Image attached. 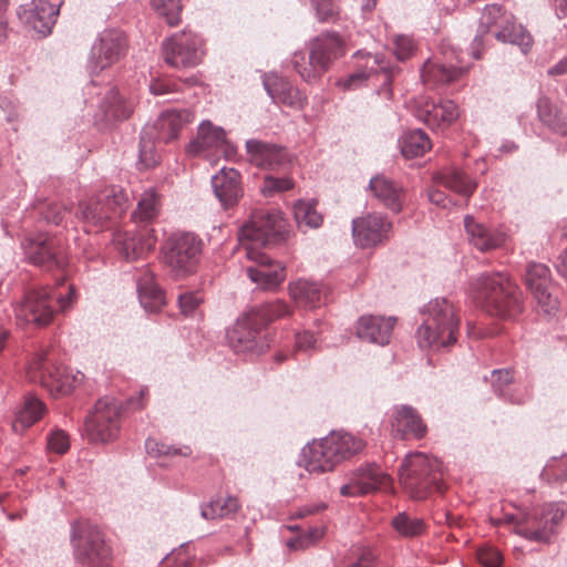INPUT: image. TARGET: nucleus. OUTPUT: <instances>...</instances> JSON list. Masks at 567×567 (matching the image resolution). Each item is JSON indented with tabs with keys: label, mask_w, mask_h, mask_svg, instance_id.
<instances>
[{
	"label": "nucleus",
	"mask_w": 567,
	"mask_h": 567,
	"mask_svg": "<svg viewBox=\"0 0 567 567\" xmlns=\"http://www.w3.org/2000/svg\"><path fill=\"white\" fill-rule=\"evenodd\" d=\"M470 293L489 316L514 319L523 311L518 287L502 271L482 272L471 278Z\"/></svg>",
	"instance_id": "f257e3e1"
},
{
	"label": "nucleus",
	"mask_w": 567,
	"mask_h": 567,
	"mask_svg": "<svg viewBox=\"0 0 567 567\" xmlns=\"http://www.w3.org/2000/svg\"><path fill=\"white\" fill-rule=\"evenodd\" d=\"M488 33L498 42L518 47L523 53H527L533 44L529 32L516 23L514 14L498 3L486 4L481 13L477 32L470 48L474 59H481L486 47L484 37Z\"/></svg>",
	"instance_id": "f03ea898"
},
{
	"label": "nucleus",
	"mask_w": 567,
	"mask_h": 567,
	"mask_svg": "<svg viewBox=\"0 0 567 567\" xmlns=\"http://www.w3.org/2000/svg\"><path fill=\"white\" fill-rule=\"evenodd\" d=\"M422 324L416 330L421 349L440 351L457 341L460 319L452 302L445 298L430 300L421 310Z\"/></svg>",
	"instance_id": "7ed1b4c3"
},
{
	"label": "nucleus",
	"mask_w": 567,
	"mask_h": 567,
	"mask_svg": "<svg viewBox=\"0 0 567 567\" xmlns=\"http://www.w3.org/2000/svg\"><path fill=\"white\" fill-rule=\"evenodd\" d=\"M58 288L30 289L14 303L17 321L21 324H49L56 309L66 311L75 302V290L72 285L65 287V293Z\"/></svg>",
	"instance_id": "20e7f679"
},
{
	"label": "nucleus",
	"mask_w": 567,
	"mask_h": 567,
	"mask_svg": "<svg viewBox=\"0 0 567 567\" xmlns=\"http://www.w3.org/2000/svg\"><path fill=\"white\" fill-rule=\"evenodd\" d=\"M400 482L414 499H424L432 491H443L442 464L416 452L406 455L399 470Z\"/></svg>",
	"instance_id": "39448f33"
},
{
	"label": "nucleus",
	"mask_w": 567,
	"mask_h": 567,
	"mask_svg": "<svg viewBox=\"0 0 567 567\" xmlns=\"http://www.w3.org/2000/svg\"><path fill=\"white\" fill-rule=\"evenodd\" d=\"M343 53L341 38L334 32H326L311 42L308 58L303 52H296L291 62L302 80L310 83L319 79L332 60Z\"/></svg>",
	"instance_id": "423d86ee"
},
{
	"label": "nucleus",
	"mask_w": 567,
	"mask_h": 567,
	"mask_svg": "<svg viewBox=\"0 0 567 567\" xmlns=\"http://www.w3.org/2000/svg\"><path fill=\"white\" fill-rule=\"evenodd\" d=\"M71 544L75 559L82 565L105 567L112 559V549L104 533L87 520L72 524Z\"/></svg>",
	"instance_id": "0eeeda50"
},
{
	"label": "nucleus",
	"mask_w": 567,
	"mask_h": 567,
	"mask_svg": "<svg viewBox=\"0 0 567 567\" xmlns=\"http://www.w3.org/2000/svg\"><path fill=\"white\" fill-rule=\"evenodd\" d=\"M127 202L123 189L112 186L87 202H81L76 217L84 224L85 231H99L104 225L121 215Z\"/></svg>",
	"instance_id": "6e6552de"
},
{
	"label": "nucleus",
	"mask_w": 567,
	"mask_h": 567,
	"mask_svg": "<svg viewBox=\"0 0 567 567\" xmlns=\"http://www.w3.org/2000/svg\"><path fill=\"white\" fill-rule=\"evenodd\" d=\"M203 241L193 233H176L168 237L164 247V261L176 278H185L196 271Z\"/></svg>",
	"instance_id": "1a4fd4ad"
},
{
	"label": "nucleus",
	"mask_w": 567,
	"mask_h": 567,
	"mask_svg": "<svg viewBox=\"0 0 567 567\" xmlns=\"http://www.w3.org/2000/svg\"><path fill=\"white\" fill-rule=\"evenodd\" d=\"M286 224L277 209H257L239 229V240L244 248L272 245L284 238Z\"/></svg>",
	"instance_id": "9d476101"
},
{
	"label": "nucleus",
	"mask_w": 567,
	"mask_h": 567,
	"mask_svg": "<svg viewBox=\"0 0 567 567\" xmlns=\"http://www.w3.org/2000/svg\"><path fill=\"white\" fill-rule=\"evenodd\" d=\"M122 406L114 398H101L84 423L85 434L93 443H110L117 439L121 429Z\"/></svg>",
	"instance_id": "9b49d317"
},
{
	"label": "nucleus",
	"mask_w": 567,
	"mask_h": 567,
	"mask_svg": "<svg viewBox=\"0 0 567 567\" xmlns=\"http://www.w3.org/2000/svg\"><path fill=\"white\" fill-rule=\"evenodd\" d=\"M47 353H37L29 363L27 375L30 381L39 382L56 395L70 394L83 380L80 372L73 373L63 367L47 365Z\"/></svg>",
	"instance_id": "f8f14e48"
},
{
	"label": "nucleus",
	"mask_w": 567,
	"mask_h": 567,
	"mask_svg": "<svg viewBox=\"0 0 567 567\" xmlns=\"http://www.w3.org/2000/svg\"><path fill=\"white\" fill-rule=\"evenodd\" d=\"M164 61L173 68H194L205 55L204 40L195 32L183 30L163 41Z\"/></svg>",
	"instance_id": "ddd939ff"
},
{
	"label": "nucleus",
	"mask_w": 567,
	"mask_h": 567,
	"mask_svg": "<svg viewBox=\"0 0 567 567\" xmlns=\"http://www.w3.org/2000/svg\"><path fill=\"white\" fill-rule=\"evenodd\" d=\"M565 511L563 503L545 504L524 517L518 534L532 542L548 543L557 533L556 527L561 522Z\"/></svg>",
	"instance_id": "4468645a"
},
{
	"label": "nucleus",
	"mask_w": 567,
	"mask_h": 567,
	"mask_svg": "<svg viewBox=\"0 0 567 567\" xmlns=\"http://www.w3.org/2000/svg\"><path fill=\"white\" fill-rule=\"evenodd\" d=\"M245 255L251 265L246 267L248 277L262 290L277 288L286 278L285 267L271 259L260 248L246 246Z\"/></svg>",
	"instance_id": "2eb2a0df"
},
{
	"label": "nucleus",
	"mask_w": 567,
	"mask_h": 567,
	"mask_svg": "<svg viewBox=\"0 0 567 567\" xmlns=\"http://www.w3.org/2000/svg\"><path fill=\"white\" fill-rule=\"evenodd\" d=\"M393 224L381 213H369L352 220V237L359 248H374L390 239Z\"/></svg>",
	"instance_id": "dca6fc26"
},
{
	"label": "nucleus",
	"mask_w": 567,
	"mask_h": 567,
	"mask_svg": "<svg viewBox=\"0 0 567 567\" xmlns=\"http://www.w3.org/2000/svg\"><path fill=\"white\" fill-rule=\"evenodd\" d=\"M126 51V39L122 31L107 29L100 33L91 48L89 68L93 73L120 61Z\"/></svg>",
	"instance_id": "f3484780"
},
{
	"label": "nucleus",
	"mask_w": 567,
	"mask_h": 567,
	"mask_svg": "<svg viewBox=\"0 0 567 567\" xmlns=\"http://www.w3.org/2000/svg\"><path fill=\"white\" fill-rule=\"evenodd\" d=\"M25 258L33 265L51 269L62 265L63 247L48 234H28L21 241Z\"/></svg>",
	"instance_id": "a211bd4d"
},
{
	"label": "nucleus",
	"mask_w": 567,
	"mask_h": 567,
	"mask_svg": "<svg viewBox=\"0 0 567 567\" xmlns=\"http://www.w3.org/2000/svg\"><path fill=\"white\" fill-rule=\"evenodd\" d=\"M261 323L250 311L237 319L235 324L227 330L226 339L228 346L237 353L260 352Z\"/></svg>",
	"instance_id": "6ab92c4d"
},
{
	"label": "nucleus",
	"mask_w": 567,
	"mask_h": 567,
	"mask_svg": "<svg viewBox=\"0 0 567 567\" xmlns=\"http://www.w3.org/2000/svg\"><path fill=\"white\" fill-rule=\"evenodd\" d=\"M525 282L534 295L539 312L551 317L558 310V299L549 291L550 270L544 264L533 262L526 269Z\"/></svg>",
	"instance_id": "aec40b11"
},
{
	"label": "nucleus",
	"mask_w": 567,
	"mask_h": 567,
	"mask_svg": "<svg viewBox=\"0 0 567 567\" xmlns=\"http://www.w3.org/2000/svg\"><path fill=\"white\" fill-rule=\"evenodd\" d=\"M246 150L249 162L262 169L285 171L290 165L291 158L287 148L259 140H248Z\"/></svg>",
	"instance_id": "412c9836"
},
{
	"label": "nucleus",
	"mask_w": 567,
	"mask_h": 567,
	"mask_svg": "<svg viewBox=\"0 0 567 567\" xmlns=\"http://www.w3.org/2000/svg\"><path fill=\"white\" fill-rule=\"evenodd\" d=\"M156 235L153 228L134 231H116L113 244L126 260H136L155 248Z\"/></svg>",
	"instance_id": "4be33fe9"
},
{
	"label": "nucleus",
	"mask_w": 567,
	"mask_h": 567,
	"mask_svg": "<svg viewBox=\"0 0 567 567\" xmlns=\"http://www.w3.org/2000/svg\"><path fill=\"white\" fill-rule=\"evenodd\" d=\"M391 431L394 437L405 440L410 436L422 439L427 427L417 411L408 404L394 405L391 410Z\"/></svg>",
	"instance_id": "5701e85b"
},
{
	"label": "nucleus",
	"mask_w": 567,
	"mask_h": 567,
	"mask_svg": "<svg viewBox=\"0 0 567 567\" xmlns=\"http://www.w3.org/2000/svg\"><path fill=\"white\" fill-rule=\"evenodd\" d=\"M395 322L394 317L363 315L358 319L355 333L363 341L384 346L390 342Z\"/></svg>",
	"instance_id": "b1692460"
},
{
	"label": "nucleus",
	"mask_w": 567,
	"mask_h": 567,
	"mask_svg": "<svg viewBox=\"0 0 567 567\" xmlns=\"http://www.w3.org/2000/svg\"><path fill=\"white\" fill-rule=\"evenodd\" d=\"M264 87L272 102L287 105L296 110H302L307 104V96L295 87L288 80L276 74L264 78Z\"/></svg>",
	"instance_id": "393cba45"
},
{
	"label": "nucleus",
	"mask_w": 567,
	"mask_h": 567,
	"mask_svg": "<svg viewBox=\"0 0 567 567\" xmlns=\"http://www.w3.org/2000/svg\"><path fill=\"white\" fill-rule=\"evenodd\" d=\"M58 14L59 7L48 0H32V8L19 11L20 19L42 37L52 32Z\"/></svg>",
	"instance_id": "a878e982"
},
{
	"label": "nucleus",
	"mask_w": 567,
	"mask_h": 567,
	"mask_svg": "<svg viewBox=\"0 0 567 567\" xmlns=\"http://www.w3.org/2000/svg\"><path fill=\"white\" fill-rule=\"evenodd\" d=\"M212 187L225 209L236 205L243 196L240 173L235 168H221L212 177Z\"/></svg>",
	"instance_id": "bb28decb"
},
{
	"label": "nucleus",
	"mask_w": 567,
	"mask_h": 567,
	"mask_svg": "<svg viewBox=\"0 0 567 567\" xmlns=\"http://www.w3.org/2000/svg\"><path fill=\"white\" fill-rule=\"evenodd\" d=\"M330 449L324 437L307 444L302 449L300 464L311 474L332 471L338 464Z\"/></svg>",
	"instance_id": "cd10ccee"
},
{
	"label": "nucleus",
	"mask_w": 567,
	"mask_h": 567,
	"mask_svg": "<svg viewBox=\"0 0 567 567\" xmlns=\"http://www.w3.org/2000/svg\"><path fill=\"white\" fill-rule=\"evenodd\" d=\"M458 115V106L451 100L426 101L417 110V117L432 128L449 127Z\"/></svg>",
	"instance_id": "c85d7f7f"
},
{
	"label": "nucleus",
	"mask_w": 567,
	"mask_h": 567,
	"mask_svg": "<svg viewBox=\"0 0 567 567\" xmlns=\"http://www.w3.org/2000/svg\"><path fill=\"white\" fill-rule=\"evenodd\" d=\"M368 188L373 197L392 213L398 214L402 210L404 192L398 183L385 175H377L370 179Z\"/></svg>",
	"instance_id": "c756f323"
},
{
	"label": "nucleus",
	"mask_w": 567,
	"mask_h": 567,
	"mask_svg": "<svg viewBox=\"0 0 567 567\" xmlns=\"http://www.w3.org/2000/svg\"><path fill=\"white\" fill-rule=\"evenodd\" d=\"M193 121L194 113L189 110H165L158 115L154 123L157 138L164 143H168L175 140L184 126Z\"/></svg>",
	"instance_id": "7c9ffc66"
},
{
	"label": "nucleus",
	"mask_w": 567,
	"mask_h": 567,
	"mask_svg": "<svg viewBox=\"0 0 567 567\" xmlns=\"http://www.w3.org/2000/svg\"><path fill=\"white\" fill-rule=\"evenodd\" d=\"M464 227L470 243L480 251L496 249L504 245L506 235L497 229L487 228L472 216L464 218Z\"/></svg>",
	"instance_id": "2f4dec72"
},
{
	"label": "nucleus",
	"mask_w": 567,
	"mask_h": 567,
	"mask_svg": "<svg viewBox=\"0 0 567 567\" xmlns=\"http://www.w3.org/2000/svg\"><path fill=\"white\" fill-rule=\"evenodd\" d=\"M226 133L221 127L214 126L209 121L199 124L197 136L186 146L189 156L205 155L206 152L225 143Z\"/></svg>",
	"instance_id": "473e14b6"
},
{
	"label": "nucleus",
	"mask_w": 567,
	"mask_h": 567,
	"mask_svg": "<svg viewBox=\"0 0 567 567\" xmlns=\"http://www.w3.org/2000/svg\"><path fill=\"white\" fill-rule=\"evenodd\" d=\"M467 68L439 59L427 60L422 68L421 76L425 84H447L466 73Z\"/></svg>",
	"instance_id": "72a5a7b5"
},
{
	"label": "nucleus",
	"mask_w": 567,
	"mask_h": 567,
	"mask_svg": "<svg viewBox=\"0 0 567 567\" xmlns=\"http://www.w3.org/2000/svg\"><path fill=\"white\" fill-rule=\"evenodd\" d=\"M351 475L363 495L386 488L390 485V477L374 463L359 466Z\"/></svg>",
	"instance_id": "f704fd0d"
},
{
	"label": "nucleus",
	"mask_w": 567,
	"mask_h": 567,
	"mask_svg": "<svg viewBox=\"0 0 567 567\" xmlns=\"http://www.w3.org/2000/svg\"><path fill=\"white\" fill-rule=\"evenodd\" d=\"M100 109L103 112L104 120L113 124L127 120L133 113L134 104L116 89H112L103 97Z\"/></svg>",
	"instance_id": "c9c22d12"
},
{
	"label": "nucleus",
	"mask_w": 567,
	"mask_h": 567,
	"mask_svg": "<svg viewBox=\"0 0 567 567\" xmlns=\"http://www.w3.org/2000/svg\"><path fill=\"white\" fill-rule=\"evenodd\" d=\"M324 439L337 464L360 453L365 446L363 440L346 432H331Z\"/></svg>",
	"instance_id": "e433bc0d"
},
{
	"label": "nucleus",
	"mask_w": 567,
	"mask_h": 567,
	"mask_svg": "<svg viewBox=\"0 0 567 567\" xmlns=\"http://www.w3.org/2000/svg\"><path fill=\"white\" fill-rule=\"evenodd\" d=\"M492 386L495 394L505 401L522 404L527 399V393L517 389L512 371L508 369H497L492 372Z\"/></svg>",
	"instance_id": "4c0bfd02"
},
{
	"label": "nucleus",
	"mask_w": 567,
	"mask_h": 567,
	"mask_svg": "<svg viewBox=\"0 0 567 567\" xmlns=\"http://www.w3.org/2000/svg\"><path fill=\"white\" fill-rule=\"evenodd\" d=\"M141 306L150 312L158 311L165 303L164 291L157 286L153 275L145 272L137 281Z\"/></svg>",
	"instance_id": "58836bf2"
},
{
	"label": "nucleus",
	"mask_w": 567,
	"mask_h": 567,
	"mask_svg": "<svg viewBox=\"0 0 567 567\" xmlns=\"http://www.w3.org/2000/svg\"><path fill=\"white\" fill-rule=\"evenodd\" d=\"M436 182L452 192L470 197L477 184L462 169L450 167L436 175Z\"/></svg>",
	"instance_id": "ea45409f"
},
{
	"label": "nucleus",
	"mask_w": 567,
	"mask_h": 567,
	"mask_svg": "<svg viewBox=\"0 0 567 567\" xmlns=\"http://www.w3.org/2000/svg\"><path fill=\"white\" fill-rule=\"evenodd\" d=\"M536 106L539 121L553 133L567 138V117L560 114L551 101L542 96L538 99Z\"/></svg>",
	"instance_id": "a19ab883"
},
{
	"label": "nucleus",
	"mask_w": 567,
	"mask_h": 567,
	"mask_svg": "<svg viewBox=\"0 0 567 567\" xmlns=\"http://www.w3.org/2000/svg\"><path fill=\"white\" fill-rule=\"evenodd\" d=\"M45 411L43 402L32 395L27 394L23 400L21 409L17 412L16 419L12 423V427L16 432L22 431L37 421H39Z\"/></svg>",
	"instance_id": "79ce46f5"
},
{
	"label": "nucleus",
	"mask_w": 567,
	"mask_h": 567,
	"mask_svg": "<svg viewBox=\"0 0 567 567\" xmlns=\"http://www.w3.org/2000/svg\"><path fill=\"white\" fill-rule=\"evenodd\" d=\"M289 291L297 302L309 308L319 306L324 297L321 285L306 279H299L290 284Z\"/></svg>",
	"instance_id": "37998d69"
},
{
	"label": "nucleus",
	"mask_w": 567,
	"mask_h": 567,
	"mask_svg": "<svg viewBox=\"0 0 567 567\" xmlns=\"http://www.w3.org/2000/svg\"><path fill=\"white\" fill-rule=\"evenodd\" d=\"M399 145L402 155L408 158L423 156L432 147L430 137L421 128L405 132L400 137Z\"/></svg>",
	"instance_id": "c03bdc74"
},
{
	"label": "nucleus",
	"mask_w": 567,
	"mask_h": 567,
	"mask_svg": "<svg viewBox=\"0 0 567 567\" xmlns=\"http://www.w3.org/2000/svg\"><path fill=\"white\" fill-rule=\"evenodd\" d=\"M159 196L154 188L145 190L138 203L136 209L132 214L135 224L148 229L147 225L152 223L159 213Z\"/></svg>",
	"instance_id": "a18cd8bd"
},
{
	"label": "nucleus",
	"mask_w": 567,
	"mask_h": 567,
	"mask_svg": "<svg viewBox=\"0 0 567 567\" xmlns=\"http://www.w3.org/2000/svg\"><path fill=\"white\" fill-rule=\"evenodd\" d=\"M240 504L237 497L214 498L200 506V516L205 519H224L235 516Z\"/></svg>",
	"instance_id": "49530a36"
},
{
	"label": "nucleus",
	"mask_w": 567,
	"mask_h": 567,
	"mask_svg": "<svg viewBox=\"0 0 567 567\" xmlns=\"http://www.w3.org/2000/svg\"><path fill=\"white\" fill-rule=\"evenodd\" d=\"M374 64L377 68H371V75L381 82L378 94L390 99L392 96V81L401 72V69L386 62L381 55L374 56Z\"/></svg>",
	"instance_id": "de8ad7c7"
},
{
	"label": "nucleus",
	"mask_w": 567,
	"mask_h": 567,
	"mask_svg": "<svg viewBox=\"0 0 567 567\" xmlns=\"http://www.w3.org/2000/svg\"><path fill=\"white\" fill-rule=\"evenodd\" d=\"M293 215L299 227L318 228L323 220L315 202L298 200L293 206Z\"/></svg>",
	"instance_id": "09e8293b"
},
{
	"label": "nucleus",
	"mask_w": 567,
	"mask_h": 567,
	"mask_svg": "<svg viewBox=\"0 0 567 567\" xmlns=\"http://www.w3.org/2000/svg\"><path fill=\"white\" fill-rule=\"evenodd\" d=\"M250 312L256 315L258 322H260L261 328H264L269 322L289 315L290 309L286 302L275 300L265 302L251 309Z\"/></svg>",
	"instance_id": "8fccbe9b"
},
{
	"label": "nucleus",
	"mask_w": 567,
	"mask_h": 567,
	"mask_svg": "<svg viewBox=\"0 0 567 567\" xmlns=\"http://www.w3.org/2000/svg\"><path fill=\"white\" fill-rule=\"evenodd\" d=\"M393 528L404 537H414L421 535L425 529L423 519L411 517L406 513H399L392 519Z\"/></svg>",
	"instance_id": "3c124183"
},
{
	"label": "nucleus",
	"mask_w": 567,
	"mask_h": 567,
	"mask_svg": "<svg viewBox=\"0 0 567 567\" xmlns=\"http://www.w3.org/2000/svg\"><path fill=\"white\" fill-rule=\"evenodd\" d=\"M34 210L39 214L41 219L49 224L59 226L68 214V208L59 203L39 202L34 206Z\"/></svg>",
	"instance_id": "603ef678"
},
{
	"label": "nucleus",
	"mask_w": 567,
	"mask_h": 567,
	"mask_svg": "<svg viewBox=\"0 0 567 567\" xmlns=\"http://www.w3.org/2000/svg\"><path fill=\"white\" fill-rule=\"evenodd\" d=\"M540 477L549 484H559L567 480V455L551 458L543 468Z\"/></svg>",
	"instance_id": "864d4df0"
},
{
	"label": "nucleus",
	"mask_w": 567,
	"mask_h": 567,
	"mask_svg": "<svg viewBox=\"0 0 567 567\" xmlns=\"http://www.w3.org/2000/svg\"><path fill=\"white\" fill-rule=\"evenodd\" d=\"M152 8L165 19L171 27L181 21V0H151Z\"/></svg>",
	"instance_id": "5fc2aeb1"
},
{
	"label": "nucleus",
	"mask_w": 567,
	"mask_h": 567,
	"mask_svg": "<svg viewBox=\"0 0 567 567\" xmlns=\"http://www.w3.org/2000/svg\"><path fill=\"white\" fill-rule=\"evenodd\" d=\"M293 186L295 182L289 176L266 175L260 186V192L266 197H272L292 189Z\"/></svg>",
	"instance_id": "6e6d98bb"
},
{
	"label": "nucleus",
	"mask_w": 567,
	"mask_h": 567,
	"mask_svg": "<svg viewBox=\"0 0 567 567\" xmlns=\"http://www.w3.org/2000/svg\"><path fill=\"white\" fill-rule=\"evenodd\" d=\"M145 449L147 454L154 457L174 455L188 456L192 453L189 446L175 447L173 445H167L165 443L158 442L154 439H147L145 441Z\"/></svg>",
	"instance_id": "4d7b16f0"
},
{
	"label": "nucleus",
	"mask_w": 567,
	"mask_h": 567,
	"mask_svg": "<svg viewBox=\"0 0 567 567\" xmlns=\"http://www.w3.org/2000/svg\"><path fill=\"white\" fill-rule=\"evenodd\" d=\"M393 54L398 61L404 62L409 60L416 50L415 41L412 37L405 34H396L392 39Z\"/></svg>",
	"instance_id": "13d9d810"
},
{
	"label": "nucleus",
	"mask_w": 567,
	"mask_h": 567,
	"mask_svg": "<svg viewBox=\"0 0 567 567\" xmlns=\"http://www.w3.org/2000/svg\"><path fill=\"white\" fill-rule=\"evenodd\" d=\"M311 3L318 20L321 22H333L339 16L338 7L333 0H311Z\"/></svg>",
	"instance_id": "bf43d9fd"
},
{
	"label": "nucleus",
	"mask_w": 567,
	"mask_h": 567,
	"mask_svg": "<svg viewBox=\"0 0 567 567\" xmlns=\"http://www.w3.org/2000/svg\"><path fill=\"white\" fill-rule=\"evenodd\" d=\"M47 445L50 452L64 454L70 449V439L65 431L55 429L47 437Z\"/></svg>",
	"instance_id": "052dcab7"
},
{
	"label": "nucleus",
	"mask_w": 567,
	"mask_h": 567,
	"mask_svg": "<svg viewBox=\"0 0 567 567\" xmlns=\"http://www.w3.org/2000/svg\"><path fill=\"white\" fill-rule=\"evenodd\" d=\"M202 301L203 298L198 291H187L178 296V306L185 316L193 315Z\"/></svg>",
	"instance_id": "680f3d73"
},
{
	"label": "nucleus",
	"mask_w": 567,
	"mask_h": 567,
	"mask_svg": "<svg viewBox=\"0 0 567 567\" xmlns=\"http://www.w3.org/2000/svg\"><path fill=\"white\" fill-rule=\"evenodd\" d=\"M477 559L484 567H499L502 564V555L493 547L480 548Z\"/></svg>",
	"instance_id": "e2e57ef3"
},
{
	"label": "nucleus",
	"mask_w": 567,
	"mask_h": 567,
	"mask_svg": "<svg viewBox=\"0 0 567 567\" xmlns=\"http://www.w3.org/2000/svg\"><path fill=\"white\" fill-rule=\"evenodd\" d=\"M177 91V84L171 79H154L150 83L153 95H165Z\"/></svg>",
	"instance_id": "0e129e2a"
},
{
	"label": "nucleus",
	"mask_w": 567,
	"mask_h": 567,
	"mask_svg": "<svg viewBox=\"0 0 567 567\" xmlns=\"http://www.w3.org/2000/svg\"><path fill=\"white\" fill-rule=\"evenodd\" d=\"M369 76L367 72L358 71L338 81V85L342 86L344 90H355L362 86L368 81Z\"/></svg>",
	"instance_id": "69168bd1"
},
{
	"label": "nucleus",
	"mask_w": 567,
	"mask_h": 567,
	"mask_svg": "<svg viewBox=\"0 0 567 567\" xmlns=\"http://www.w3.org/2000/svg\"><path fill=\"white\" fill-rule=\"evenodd\" d=\"M296 348L302 352L316 350L317 339L312 332L303 331L296 334Z\"/></svg>",
	"instance_id": "338daca9"
},
{
	"label": "nucleus",
	"mask_w": 567,
	"mask_h": 567,
	"mask_svg": "<svg viewBox=\"0 0 567 567\" xmlns=\"http://www.w3.org/2000/svg\"><path fill=\"white\" fill-rule=\"evenodd\" d=\"M429 199L431 203L444 208L452 203L442 190L435 188L429 190Z\"/></svg>",
	"instance_id": "774afa93"
}]
</instances>
